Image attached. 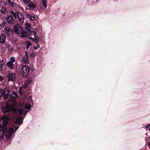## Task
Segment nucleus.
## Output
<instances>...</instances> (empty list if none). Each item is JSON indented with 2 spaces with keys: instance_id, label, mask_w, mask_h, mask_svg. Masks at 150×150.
Instances as JSON below:
<instances>
[{
  "instance_id": "obj_1",
  "label": "nucleus",
  "mask_w": 150,
  "mask_h": 150,
  "mask_svg": "<svg viewBox=\"0 0 150 150\" xmlns=\"http://www.w3.org/2000/svg\"><path fill=\"white\" fill-rule=\"evenodd\" d=\"M9 118L7 116H4L0 119V128L2 132L3 133H5L6 132L8 134L9 136L7 137L8 139H10L14 132H16V130L19 128L18 127H15L12 126L6 128V125L8 123Z\"/></svg>"
},
{
  "instance_id": "obj_2",
  "label": "nucleus",
  "mask_w": 150,
  "mask_h": 150,
  "mask_svg": "<svg viewBox=\"0 0 150 150\" xmlns=\"http://www.w3.org/2000/svg\"><path fill=\"white\" fill-rule=\"evenodd\" d=\"M17 106L13 105L10 103V101H8L7 104L4 106H2L1 109L2 112L4 113H6L9 111H12L13 115H16V112L17 109L16 107Z\"/></svg>"
},
{
  "instance_id": "obj_3",
  "label": "nucleus",
  "mask_w": 150,
  "mask_h": 150,
  "mask_svg": "<svg viewBox=\"0 0 150 150\" xmlns=\"http://www.w3.org/2000/svg\"><path fill=\"white\" fill-rule=\"evenodd\" d=\"M9 99L8 101H10V103L13 105L18 107V103L16 102V100L18 98V96L16 93L13 91L12 93L9 96Z\"/></svg>"
},
{
  "instance_id": "obj_4",
  "label": "nucleus",
  "mask_w": 150,
  "mask_h": 150,
  "mask_svg": "<svg viewBox=\"0 0 150 150\" xmlns=\"http://www.w3.org/2000/svg\"><path fill=\"white\" fill-rule=\"evenodd\" d=\"M10 91L8 88H6L4 89H0V98L2 96L4 99H6L8 97V95L9 94Z\"/></svg>"
},
{
  "instance_id": "obj_5",
  "label": "nucleus",
  "mask_w": 150,
  "mask_h": 150,
  "mask_svg": "<svg viewBox=\"0 0 150 150\" xmlns=\"http://www.w3.org/2000/svg\"><path fill=\"white\" fill-rule=\"evenodd\" d=\"M21 70L22 75L24 77L26 76L30 72L29 67L27 65L22 66L21 67Z\"/></svg>"
},
{
  "instance_id": "obj_6",
  "label": "nucleus",
  "mask_w": 150,
  "mask_h": 150,
  "mask_svg": "<svg viewBox=\"0 0 150 150\" xmlns=\"http://www.w3.org/2000/svg\"><path fill=\"white\" fill-rule=\"evenodd\" d=\"M13 30L15 33L20 34L22 33L23 30L20 25L17 24L13 26Z\"/></svg>"
},
{
  "instance_id": "obj_7",
  "label": "nucleus",
  "mask_w": 150,
  "mask_h": 150,
  "mask_svg": "<svg viewBox=\"0 0 150 150\" xmlns=\"http://www.w3.org/2000/svg\"><path fill=\"white\" fill-rule=\"evenodd\" d=\"M28 54V52L25 51V54L23 55V57L22 62L24 64H27L29 62Z\"/></svg>"
},
{
  "instance_id": "obj_8",
  "label": "nucleus",
  "mask_w": 150,
  "mask_h": 150,
  "mask_svg": "<svg viewBox=\"0 0 150 150\" xmlns=\"http://www.w3.org/2000/svg\"><path fill=\"white\" fill-rule=\"evenodd\" d=\"M17 111L19 112V116L23 115H26L28 112L27 111L25 110L21 106L18 109Z\"/></svg>"
},
{
  "instance_id": "obj_9",
  "label": "nucleus",
  "mask_w": 150,
  "mask_h": 150,
  "mask_svg": "<svg viewBox=\"0 0 150 150\" xmlns=\"http://www.w3.org/2000/svg\"><path fill=\"white\" fill-rule=\"evenodd\" d=\"M17 15L19 21L21 24H23L24 22V19L22 14L20 12L17 11Z\"/></svg>"
},
{
  "instance_id": "obj_10",
  "label": "nucleus",
  "mask_w": 150,
  "mask_h": 150,
  "mask_svg": "<svg viewBox=\"0 0 150 150\" xmlns=\"http://www.w3.org/2000/svg\"><path fill=\"white\" fill-rule=\"evenodd\" d=\"M7 21L10 25H12L14 23L13 17L11 16H9L7 18Z\"/></svg>"
},
{
  "instance_id": "obj_11",
  "label": "nucleus",
  "mask_w": 150,
  "mask_h": 150,
  "mask_svg": "<svg viewBox=\"0 0 150 150\" xmlns=\"http://www.w3.org/2000/svg\"><path fill=\"white\" fill-rule=\"evenodd\" d=\"M28 6L29 9H33L36 6V4L35 2H33L31 1L28 4Z\"/></svg>"
},
{
  "instance_id": "obj_12",
  "label": "nucleus",
  "mask_w": 150,
  "mask_h": 150,
  "mask_svg": "<svg viewBox=\"0 0 150 150\" xmlns=\"http://www.w3.org/2000/svg\"><path fill=\"white\" fill-rule=\"evenodd\" d=\"M6 39V36L3 33H1L0 35V43L1 44L5 42Z\"/></svg>"
},
{
  "instance_id": "obj_13",
  "label": "nucleus",
  "mask_w": 150,
  "mask_h": 150,
  "mask_svg": "<svg viewBox=\"0 0 150 150\" xmlns=\"http://www.w3.org/2000/svg\"><path fill=\"white\" fill-rule=\"evenodd\" d=\"M15 74L12 73L8 75V80L9 81H13L15 79Z\"/></svg>"
},
{
  "instance_id": "obj_14",
  "label": "nucleus",
  "mask_w": 150,
  "mask_h": 150,
  "mask_svg": "<svg viewBox=\"0 0 150 150\" xmlns=\"http://www.w3.org/2000/svg\"><path fill=\"white\" fill-rule=\"evenodd\" d=\"M23 118L21 117H18L15 121V123L16 124L21 125L23 122Z\"/></svg>"
},
{
  "instance_id": "obj_15",
  "label": "nucleus",
  "mask_w": 150,
  "mask_h": 150,
  "mask_svg": "<svg viewBox=\"0 0 150 150\" xmlns=\"http://www.w3.org/2000/svg\"><path fill=\"white\" fill-rule=\"evenodd\" d=\"M6 33L8 35H10L12 33V30L9 27H6L4 29Z\"/></svg>"
},
{
  "instance_id": "obj_16",
  "label": "nucleus",
  "mask_w": 150,
  "mask_h": 150,
  "mask_svg": "<svg viewBox=\"0 0 150 150\" xmlns=\"http://www.w3.org/2000/svg\"><path fill=\"white\" fill-rule=\"evenodd\" d=\"M7 66L9 67L11 69H14V65L13 63L10 62H8L6 63Z\"/></svg>"
},
{
  "instance_id": "obj_17",
  "label": "nucleus",
  "mask_w": 150,
  "mask_h": 150,
  "mask_svg": "<svg viewBox=\"0 0 150 150\" xmlns=\"http://www.w3.org/2000/svg\"><path fill=\"white\" fill-rule=\"evenodd\" d=\"M31 33H33V34H32L31 35H34V37L35 38L36 42L37 44L38 43L39 40V38L36 35V32L31 31Z\"/></svg>"
},
{
  "instance_id": "obj_18",
  "label": "nucleus",
  "mask_w": 150,
  "mask_h": 150,
  "mask_svg": "<svg viewBox=\"0 0 150 150\" xmlns=\"http://www.w3.org/2000/svg\"><path fill=\"white\" fill-rule=\"evenodd\" d=\"M31 107V105L30 104H25L24 106V108L25 109L28 110V111L30 110V108Z\"/></svg>"
},
{
  "instance_id": "obj_19",
  "label": "nucleus",
  "mask_w": 150,
  "mask_h": 150,
  "mask_svg": "<svg viewBox=\"0 0 150 150\" xmlns=\"http://www.w3.org/2000/svg\"><path fill=\"white\" fill-rule=\"evenodd\" d=\"M21 34H22L21 37H26L28 35V32L26 31H23L22 30V33Z\"/></svg>"
},
{
  "instance_id": "obj_20",
  "label": "nucleus",
  "mask_w": 150,
  "mask_h": 150,
  "mask_svg": "<svg viewBox=\"0 0 150 150\" xmlns=\"http://www.w3.org/2000/svg\"><path fill=\"white\" fill-rule=\"evenodd\" d=\"M10 13L15 18H17V12L16 13L14 11H11Z\"/></svg>"
},
{
  "instance_id": "obj_21",
  "label": "nucleus",
  "mask_w": 150,
  "mask_h": 150,
  "mask_svg": "<svg viewBox=\"0 0 150 150\" xmlns=\"http://www.w3.org/2000/svg\"><path fill=\"white\" fill-rule=\"evenodd\" d=\"M8 3L12 6H14V3L13 2V0H8Z\"/></svg>"
},
{
  "instance_id": "obj_22",
  "label": "nucleus",
  "mask_w": 150,
  "mask_h": 150,
  "mask_svg": "<svg viewBox=\"0 0 150 150\" xmlns=\"http://www.w3.org/2000/svg\"><path fill=\"white\" fill-rule=\"evenodd\" d=\"M25 27L26 29L28 30H30V25L29 24H25Z\"/></svg>"
},
{
  "instance_id": "obj_23",
  "label": "nucleus",
  "mask_w": 150,
  "mask_h": 150,
  "mask_svg": "<svg viewBox=\"0 0 150 150\" xmlns=\"http://www.w3.org/2000/svg\"><path fill=\"white\" fill-rule=\"evenodd\" d=\"M32 0H23V2L25 4H28Z\"/></svg>"
},
{
  "instance_id": "obj_24",
  "label": "nucleus",
  "mask_w": 150,
  "mask_h": 150,
  "mask_svg": "<svg viewBox=\"0 0 150 150\" xmlns=\"http://www.w3.org/2000/svg\"><path fill=\"white\" fill-rule=\"evenodd\" d=\"M28 85L27 82L25 81L24 84L22 86V87H23V88H25L28 86Z\"/></svg>"
},
{
  "instance_id": "obj_25",
  "label": "nucleus",
  "mask_w": 150,
  "mask_h": 150,
  "mask_svg": "<svg viewBox=\"0 0 150 150\" xmlns=\"http://www.w3.org/2000/svg\"><path fill=\"white\" fill-rule=\"evenodd\" d=\"M7 48L8 49V51L10 52H11L13 50L12 47L11 45H8L7 47Z\"/></svg>"
},
{
  "instance_id": "obj_26",
  "label": "nucleus",
  "mask_w": 150,
  "mask_h": 150,
  "mask_svg": "<svg viewBox=\"0 0 150 150\" xmlns=\"http://www.w3.org/2000/svg\"><path fill=\"white\" fill-rule=\"evenodd\" d=\"M25 82H27V83L29 84V83H31L32 82V80L31 78L28 79Z\"/></svg>"
},
{
  "instance_id": "obj_27",
  "label": "nucleus",
  "mask_w": 150,
  "mask_h": 150,
  "mask_svg": "<svg viewBox=\"0 0 150 150\" xmlns=\"http://www.w3.org/2000/svg\"><path fill=\"white\" fill-rule=\"evenodd\" d=\"M15 59L14 57H11V60L9 62H10L11 63H13L15 61Z\"/></svg>"
},
{
  "instance_id": "obj_28",
  "label": "nucleus",
  "mask_w": 150,
  "mask_h": 150,
  "mask_svg": "<svg viewBox=\"0 0 150 150\" xmlns=\"http://www.w3.org/2000/svg\"><path fill=\"white\" fill-rule=\"evenodd\" d=\"M42 1L43 5L45 7V8H46L47 6L46 1L44 0H42Z\"/></svg>"
},
{
  "instance_id": "obj_29",
  "label": "nucleus",
  "mask_w": 150,
  "mask_h": 150,
  "mask_svg": "<svg viewBox=\"0 0 150 150\" xmlns=\"http://www.w3.org/2000/svg\"><path fill=\"white\" fill-rule=\"evenodd\" d=\"M39 27L38 26H36L33 28V29L34 31L37 32L39 28Z\"/></svg>"
},
{
  "instance_id": "obj_30",
  "label": "nucleus",
  "mask_w": 150,
  "mask_h": 150,
  "mask_svg": "<svg viewBox=\"0 0 150 150\" xmlns=\"http://www.w3.org/2000/svg\"><path fill=\"white\" fill-rule=\"evenodd\" d=\"M1 11L2 14H4L5 13L6 11V9L4 7H3L1 9Z\"/></svg>"
},
{
  "instance_id": "obj_31",
  "label": "nucleus",
  "mask_w": 150,
  "mask_h": 150,
  "mask_svg": "<svg viewBox=\"0 0 150 150\" xmlns=\"http://www.w3.org/2000/svg\"><path fill=\"white\" fill-rule=\"evenodd\" d=\"M27 18L29 19L30 20L31 19V18L32 17V16H31V15L30 14H27L26 15Z\"/></svg>"
},
{
  "instance_id": "obj_32",
  "label": "nucleus",
  "mask_w": 150,
  "mask_h": 150,
  "mask_svg": "<svg viewBox=\"0 0 150 150\" xmlns=\"http://www.w3.org/2000/svg\"><path fill=\"white\" fill-rule=\"evenodd\" d=\"M145 129H149V131H150V124H149L148 125H146L145 126Z\"/></svg>"
},
{
  "instance_id": "obj_33",
  "label": "nucleus",
  "mask_w": 150,
  "mask_h": 150,
  "mask_svg": "<svg viewBox=\"0 0 150 150\" xmlns=\"http://www.w3.org/2000/svg\"><path fill=\"white\" fill-rule=\"evenodd\" d=\"M31 45V44L30 42H29L28 43V44H27L26 47L27 49H28L29 48L30 46Z\"/></svg>"
},
{
  "instance_id": "obj_34",
  "label": "nucleus",
  "mask_w": 150,
  "mask_h": 150,
  "mask_svg": "<svg viewBox=\"0 0 150 150\" xmlns=\"http://www.w3.org/2000/svg\"><path fill=\"white\" fill-rule=\"evenodd\" d=\"M35 56V54L34 53H32L30 54V57L33 58Z\"/></svg>"
},
{
  "instance_id": "obj_35",
  "label": "nucleus",
  "mask_w": 150,
  "mask_h": 150,
  "mask_svg": "<svg viewBox=\"0 0 150 150\" xmlns=\"http://www.w3.org/2000/svg\"><path fill=\"white\" fill-rule=\"evenodd\" d=\"M40 47V45L38 44H37V46H35L34 47V49L35 50H37L38 48Z\"/></svg>"
},
{
  "instance_id": "obj_36",
  "label": "nucleus",
  "mask_w": 150,
  "mask_h": 150,
  "mask_svg": "<svg viewBox=\"0 0 150 150\" xmlns=\"http://www.w3.org/2000/svg\"><path fill=\"white\" fill-rule=\"evenodd\" d=\"M35 17L34 16H32L31 18V19L30 20L31 22H33L34 21Z\"/></svg>"
},
{
  "instance_id": "obj_37",
  "label": "nucleus",
  "mask_w": 150,
  "mask_h": 150,
  "mask_svg": "<svg viewBox=\"0 0 150 150\" xmlns=\"http://www.w3.org/2000/svg\"><path fill=\"white\" fill-rule=\"evenodd\" d=\"M5 23L3 22V23H1V24H0V25L1 26L3 27L5 25Z\"/></svg>"
},
{
  "instance_id": "obj_38",
  "label": "nucleus",
  "mask_w": 150,
  "mask_h": 150,
  "mask_svg": "<svg viewBox=\"0 0 150 150\" xmlns=\"http://www.w3.org/2000/svg\"><path fill=\"white\" fill-rule=\"evenodd\" d=\"M30 38L33 41V42H36V39H35V38H32V39L31 38Z\"/></svg>"
},
{
  "instance_id": "obj_39",
  "label": "nucleus",
  "mask_w": 150,
  "mask_h": 150,
  "mask_svg": "<svg viewBox=\"0 0 150 150\" xmlns=\"http://www.w3.org/2000/svg\"><path fill=\"white\" fill-rule=\"evenodd\" d=\"M22 88H23V87H22V86L20 87L19 88V92L21 91H22Z\"/></svg>"
},
{
  "instance_id": "obj_40",
  "label": "nucleus",
  "mask_w": 150,
  "mask_h": 150,
  "mask_svg": "<svg viewBox=\"0 0 150 150\" xmlns=\"http://www.w3.org/2000/svg\"><path fill=\"white\" fill-rule=\"evenodd\" d=\"M3 80V78L0 75V81H1Z\"/></svg>"
},
{
  "instance_id": "obj_41",
  "label": "nucleus",
  "mask_w": 150,
  "mask_h": 150,
  "mask_svg": "<svg viewBox=\"0 0 150 150\" xmlns=\"http://www.w3.org/2000/svg\"><path fill=\"white\" fill-rule=\"evenodd\" d=\"M4 65V64H3L2 63L1 64H0V67L1 68H3V66Z\"/></svg>"
},
{
  "instance_id": "obj_42",
  "label": "nucleus",
  "mask_w": 150,
  "mask_h": 150,
  "mask_svg": "<svg viewBox=\"0 0 150 150\" xmlns=\"http://www.w3.org/2000/svg\"><path fill=\"white\" fill-rule=\"evenodd\" d=\"M148 145H149V148H150V142L149 143Z\"/></svg>"
}]
</instances>
